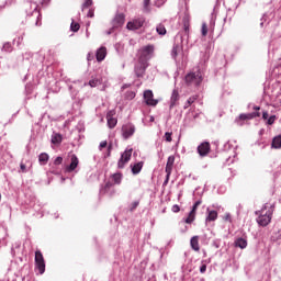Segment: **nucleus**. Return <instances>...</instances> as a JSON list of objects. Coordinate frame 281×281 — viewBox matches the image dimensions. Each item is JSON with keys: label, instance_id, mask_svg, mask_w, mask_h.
<instances>
[{"label": "nucleus", "instance_id": "obj_1", "mask_svg": "<svg viewBox=\"0 0 281 281\" xmlns=\"http://www.w3.org/2000/svg\"><path fill=\"white\" fill-rule=\"evenodd\" d=\"M274 213V206L265 204L260 211L256 212V215H258L257 223L258 225L262 227H267L271 221Z\"/></svg>", "mask_w": 281, "mask_h": 281}, {"label": "nucleus", "instance_id": "obj_2", "mask_svg": "<svg viewBox=\"0 0 281 281\" xmlns=\"http://www.w3.org/2000/svg\"><path fill=\"white\" fill-rule=\"evenodd\" d=\"M184 80L188 85L200 86L203 81L201 70H196L195 72H188Z\"/></svg>", "mask_w": 281, "mask_h": 281}, {"label": "nucleus", "instance_id": "obj_3", "mask_svg": "<svg viewBox=\"0 0 281 281\" xmlns=\"http://www.w3.org/2000/svg\"><path fill=\"white\" fill-rule=\"evenodd\" d=\"M155 52V46L153 44H148V46H143V48H139L138 50V60H143L145 63H148V59Z\"/></svg>", "mask_w": 281, "mask_h": 281}, {"label": "nucleus", "instance_id": "obj_4", "mask_svg": "<svg viewBox=\"0 0 281 281\" xmlns=\"http://www.w3.org/2000/svg\"><path fill=\"white\" fill-rule=\"evenodd\" d=\"M34 261H35V268L38 270V273L44 274L46 270V263L41 250L35 251Z\"/></svg>", "mask_w": 281, "mask_h": 281}, {"label": "nucleus", "instance_id": "obj_5", "mask_svg": "<svg viewBox=\"0 0 281 281\" xmlns=\"http://www.w3.org/2000/svg\"><path fill=\"white\" fill-rule=\"evenodd\" d=\"M146 23V19L144 16L133 19L132 21H128L126 24V29L130 31H137L142 29Z\"/></svg>", "mask_w": 281, "mask_h": 281}, {"label": "nucleus", "instance_id": "obj_6", "mask_svg": "<svg viewBox=\"0 0 281 281\" xmlns=\"http://www.w3.org/2000/svg\"><path fill=\"white\" fill-rule=\"evenodd\" d=\"M133 155V149H126L121 155L119 161H117V169H124L125 166L131 161Z\"/></svg>", "mask_w": 281, "mask_h": 281}, {"label": "nucleus", "instance_id": "obj_7", "mask_svg": "<svg viewBox=\"0 0 281 281\" xmlns=\"http://www.w3.org/2000/svg\"><path fill=\"white\" fill-rule=\"evenodd\" d=\"M260 116H261L260 112H251L249 114H239V116H237V119H235V123L238 126H244L245 121H249V120H252L255 117H260Z\"/></svg>", "mask_w": 281, "mask_h": 281}, {"label": "nucleus", "instance_id": "obj_8", "mask_svg": "<svg viewBox=\"0 0 281 281\" xmlns=\"http://www.w3.org/2000/svg\"><path fill=\"white\" fill-rule=\"evenodd\" d=\"M147 67H148V61H143L142 59H138L137 64L135 65L136 77L143 78L145 76Z\"/></svg>", "mask_w": 281, "mask_h": 281}, {"label": "nucleus", "instance_id": "obj_9", "mask_svg": "<svg viewBox=\"0 0 281 281\" xmlns=\"http://www.w3.org/2000/svg\"><path fill=\"white\" fill-rule=\"evenodd\" d=\"M136 127L133 125V123H126L125 125H122V136L124 139H128L135 134Z\"/></svg>", "mask_w": 281, "mask_h": 281}, {"label": "nucleus", "instance_id": "obj_10", "mask_svg": "<svg viewBox=\"0 0 281 281\" xmlns=\"http://www.w3.org/2000/svg\"><path fill=\"white\" fill-rule=\"evenodd\" d=\"M145 103L149 106H156L158 104L157 99H154L153 90H144L143 92Z\"/></svg>", "mask_w": 281, "mask_h": 281}, {"label": "nucleus", "instance_id": "obj_11", "mask_svg": "<svg viewBox=\"0 0 281 281\" xmlns=\"http://www.w3.org/2000/svg\"><path fill=\"white\" fill-rule=\"evenodd\" d=\"M196 151L200 157H207L211 153V144L209 142H204L198 146Z\"/></svg>", "mask_w": 281, "mask_h": 281}, {"label": "nucleus", "instance_id": "obj_12", "mask_svg": "<svg viewBox=\"0 0 281 281\" xmlns=\"http://www.w3.org/2000/svg\"><path fill=\"white\" fill-rule=\"evenodd\" d=\"M201 204H202V201H198L193 204L191 212L189 213L188 217L184 220L186 224H192L195 221L196 211Z\"/></svg>", "mask_w": 281, "mask_h": 281}, {"label": "nucleus", "instance_id": "obj_13", "mask_svg": "<svg viewBox=\"0 0 281 281\" xmlns=\"http://www.w3.org/2000/svg\"><path fill=\"white\" fill-rule=\"evenodd\" d=\"M114 115H115L114 110H110L106 113V122H108L109 128H114L117 124V119H114Z\"/></svg>", "mask_w": 281, "mask_h": 281}, {"label": "nucleus", "instance_id": "obj_14", "mask_svg": "<svg viewBox=\"0 0 281 281\" xmlns=\"http://www.w3.org/2000/svg\"><path fill=\"white\" fill-rule=\"evenodd\" d=\"M191 16L190 14L186 13L182 18L183 31L187 36L190 35V26H191Z\"/></svg>", "mask_w": 281, "mask_h": 281}, {"label": "nucleus", "instance_id": "obj_15", "mask_svg": "<svg viewBox=\"0 0 281 281\" xmlns=\"http://www.w3.org/2000/svg\"><path fill=\"white\" fill-rule=\"evenodd\" d=\"M125 23V14L124 13H116L113 19V27H121Z\"/></svg>", "mask_w": 281, "mask_h": 281}, {"label": "nucleus", "instance_id": "obj_16", "mask_svg": "<svg viewBox=\"0 0 281 281\" xmlns=\"http://www.w3.org/2000/svg\"><path fill=\"white\" fill-rule=\"evenodd\" d=\"M175 161H176L175 156H169L168 159H167L165 172L168 173V178H170V176L172 173Z\"/></svg>", "mask_w": 281, "mask_h": 281}, {"label": "nucleus", "instance_id": "obj_17", "mask_svg": "<svg viewBox=\"0 0 281 281\" xmlns=\"http://www.w3.org/2000/svg\"><path fill=\"white\" fill-rule=\"evenodd\" d=\"M78 166H79V159L76 155H72L70 157V165L66 167V171L72 172L77 169Z\"/></svg>", "mask_w": 281, "mask_h": 281}, {"label": "nucleus", "instance_id": "obj_18", "mask_svg": "<svg viewBox=\"0 0 281 281\" xmlns=\"http://www.w3.org/2000/svg\"><path fill=\"white\" fill-rule=\"evenodd\" d=\"M108 54V50L105 48V46H101L100 48H98L97 53H95V59L98 63H101L105 59Z\"/></svg>", "mask_w": 281, "mask_h": 281}, {"label": "nucleus", "instance_id": "obj_19", "mask_svg": "<svg viewBox=\"0 0 281 281\" xmlns=\"http://www.w3.org/2000/svg\"><path fill=\"white\" fill-rule=\"evenodd\" d=\"M199 241H200V237L199 236H194V237H192L190 239V246L196 252H199L201 250Z\"/></svg>", "mask_w": 281, "mask_h": 281}, {"label": "nucleus", "instance_id": "obj_20", "mask_svg": "<svg viewBox=\"0 0 281 281\" xmlns=\"http://www.w3.org/2000/svg\"><path fill=\"white\" fill-rule=\"evenodd\" d=\"M179 100H180V94L178 90H172V94L170 97V109H173V106H176Z\"/></svg>", "mask_w": 281, "mask_h": 281}, {"label": "nucleus", "instance_id": "obj_21", "mask_svg": "<svg viewBox=\"0 0 281 281\" xmlns=\"http://www.w3.org/2000/svg\"><path fill=\"white\" fill-rule=\"evenodd\" d=\"M36 8H37V5H36V4H33L32 2H26V3L24 4V10H25L26 14H29V15L32 14L33 11L36 10Z\"/></svg>", "mask_w": 281, "mask_h": 281}, {"label": "nucleus", "instance_id": "obj_22", "mask_svg": "<svg viewBox=\"0 0 281 281\" xmlns=\"http://www.w3.org/2000/svg\"><path fill=\"white\" fill-rule=\"evenodd\" d=\"M182 48L179 46V44H175L171 49V57L177 58L179 56V53H181Z\"/></svg>", "mask_w": 281, "mask_h": 281}, {"label": "nucleus", "instance_id": "obj_23", "mask_svg": "<svg viewBox=\"0 0 281 281\" xmlns=\"http://www.w3.org/2000/svg\"><path fill=\"white\" fill-rule=\"evenodd\" d=\"M235 246L239 247L240 249H245L248 246V241L244 238H238L237 240H235Z\"/></svg>", "mask_w": 281, "mask_h": 281}, {"label": "nucleus", "instance_id": "obj_24", "mask_svg": "<svg viewBox=\"0 0 281 281\" xmlns=\"http://www.w3.org/2000/svg\"><path fill=\"white\" fill-rule=\"evenodd\" d=\"M50 143L54 145H60L63 143V136L60 134H54L52 136Z\"/></svg>", "mask_w": 281, "mask_h": 281}, {"label": "nucleus", "instance_id": "obj_25", "mask_svg": "<svg viewBox=\"0 0 281 281\" xmlns=\"http://www.w3.org/2000/svg\"><path fill=\"white\" fill-rule=\"evenodd\" d=\"M271 147L276 148V149H281V135H279L272 139Z\"/></svg>", "mask_w": 281, "mask_h": 281}, {"label": "nucleus", "instance_id": "obj_26", "mask_svg": "<svg viewBox=\"0 0 281 281\" xmlns=\"http://www.w3.org/2000/svg\"><path fill=\"white\" fill-rule=\"evenodd\" d=\"M143 167H144V164H143V162H137L136 165H134V166L132 167V173H133V175H138V173H140Z\"/></svg>", "mask_w": 281, "mask_h": 281}, {"label": "nucleus", "instance_id": "obj_27", "mask_svg": "<svg viewBox=\"0 0 281 281\" xmlns=\"http://www.w3.org/2000/svg\"><path fill=\"white\" fill-rule=\"evenodd\" d=\"M218 217V213L216 211H210L206 216V222H214Z\"/></svg>", "mask_w": 281, "mask_h": 281}, {"label": "nucleus", "instance_id": "obj_28", "mask_svg": "<svg viewBox=\"0 0 281 281\" xmlns=\"http://www.w3.org/2000/svg\"><path fill=\"white\" fill-rule=\"evenodd\" d=\"M122 178L123 175L120 172L112 175V181L114 182V184H121Z\"/></svg>", "mask_w": 281, "mask_h": 281}, {"label": "nucleus", "instance_id": "obj_29", "mask_svg": "<svg viewBox=\"0 0 281 281\" xmlns=\"http://www.w3.org/2000/svg\"><path fill=\"white\" fill-rule=\"evenodd\" d=\"M156 32H157L159 35L164 36V35L167 34V29H166V26H165L164 24L160 23V24L157 25Z\"/></svg>", "mask_w": 281, "mask_h": 281}, {"label": "nucleus", "instance_id": "obj_30", "mask_svg": "<svg viewBox=\"0 0 281 281\" xmlns=\"http://www.w3.org/2000/svg\"><path fill=\"white\" fill-rule=\"evenodd\" d=\"M49 160V156L47 154H41L38 156V161L43 165H46Z\"/></svg>", "mask_w": 281, "mask_h": 281}, {"label": "nucleus", "instance_id": "obj_31", "mask_svg": "<svg viewBox=\"0 0 281 281\" xmlns=\"http://www.w3.org/2000/svg\"><path fill=\"white\" fill-rule=\"evenodd\" d=\"M201 34L203 37H206L207 34H209V26L206 23H202V26H201Z\"/></svg>", "mask_w": 281, "mask_h": 281}, {"label": "nucleus", "instance_id": "obj_32", "mask_svg": "<svg viewBox=\"0 0 281 281\" xmlns=\"http://www.w3.org/2000/svg\"><path fill=\"white\" fill-rule=\"evenodd\" d=\"M100 85H101V81H100V79H97V78L90 79V81H89V86H90L91 88H95V87H98V86H100Z\"/></svg>", "mask_w": 281, "mask_h": 281}, {"label": "nucleus", "instance_id": "obj_33", "mask_svg": "<svg viewBox=\"0 0 281 281\" xmlns=\"http://www.w3.org/2000/svg\"><path fill=\"white\" fill-rule=\"evenodd\" d=\"M135 97H136V92H134V90H127V92H125V98L127 100H133L135 99Z\"/></svg>", "mask_w": 281, "mask_h": 281}, {"label": "nucleus", "instance_id": "obj_34", "mask_svg": "<svg viewBox=\"0 0 281 281\" xmlns=\"http://www.w3.org/2000/svg\"><path fill=\"white\" fill-rule=\"evenodd\" d=\"M150 1L151 0H144L143 5H144V11L145 12H150Z\"/></svg>", "mask_w": 281, "mask_h": 281}, {"label": "nucleus", "instance_id": "obj_35", "mask_svg": "<svg viewBox=\"0 0 281 281\" xmlns=\"http://www.w3.org/2000/svg\"><path fill=\"white\" fill-rule=\"evenodd\" d=\"M92 5H93V0H85L82 3V10L89 9Z\"/></svg>", "mask_w": 281, "mask_h": 281}, {"label": "nucleus", "instance_id": "obj_36", "mask_svg": "<svg viewBox=\"0 0 281 281\" xmlns=\"http://www.w3.org/2000/svg\"><path fill=\"white\" fill-rule=\"evenodd\" d=\"M70 30L72 32H78L80 30V24L78 22H71Z\"/></svg>", "mask_w": 281, "mask_h": 281}, {"label": "nucleus", "instance_id": "obj_37", "mask_svg": "<svg viewBox=\"0 0 281 281\" xmlns=\"http://www.w3.org/2000/svg\"><path fill=\"white\" fill-rule=\"evenodd\" d=\"M165 139L167 143H171L172 142V132H166Z\"/></svg>", "mask_w": 281, "mask_h": 281}, {"label": "nucleus", "instance_id": "obj_38", "mask_svg": "<svg viewBox=\"0 0 281 281\" xmlns=\"http://www.w3.org/2000/svg\"><path fill=\"white\" fill-rule=\"evenodd\" d=\"M198 100V97H189V99L187 100L188 102V106H191L195 101Z\"/></svg>", "mask_w": 281, "mask_h": 281}, {"label": "nucleus", "instance_id": "obj_39", "mask_svg": "<svg viewBox=\"0 0 281 281\" xmlns=\"http://www.w3.org/2000/svg\"><path fill=\"white\" fill-rule=\"evenodd\" d=\"M277 121V116H274V114L272 116H269L267 124L268 125H273Z\"/></svg>", "mask_w": 281, "mask_h": 281}, {"label": "nucleus", "instance_id": "obj_40", "mask_svg": "<svg viewBox=\"0 0 281 281\" xmlns=\"http://www.w3.org/2000/svg\"><path fill=\"white\" fill-rule=\"evenodd\" d=\"M2 49L4 52H11L12 50V46L10 43H4L3 46H2Z\"/></svg>", "mask_w": 281, "mask_h": 281}, {"label": "nucleus", "instance_id": "obj_41", "mask_svg": "<svg viewBox=\"0 0 281 281\" xmlns=\"http://www.w3.org/2000/svg\"><path fill=\"white\" fill-rule=\"evenodd\" d=\"M87 18H90V19L94 18V9L91 8L88 10Z\"/></svg>", "mask_w": 281, "mask_h": 281}, {"label": "nucleus", "instance_id": "obj_42", "mask_svg": "<svg viewBox=\"0 0 281 281\" xmlns=\"http://www.w3.org/2000/svg\"><path fill=\"white\" fill-rule=\"evenodd\" d=\"M63 161H64V159H63L61 157H57V158L54 160V165H55V166H59V165L63 164Z\"/></svg>", "mask_w": 281, "mask_h": 281}, {"label": "nucleus", "instance_id": "obj_43", "mask_svg": "<svg viewBox=\"0 0 281 281\" xmlns=\"http://www.w3.org/2000/svg\"><path fill=\"white\" fill-rule=\"evenodd\" d=\"M138 205H139V202H133V203L131 204L130 211L133 212L134 210H136V209L138 207Z\"/></svg>", "mask_w": 281, "mask_h": 281}, {"label": "nucleus", "instance_id": "obj_44", "mask_svg": "<svg viewBox=\"0 0 281 281\" xmlns=\"http://www.w3.org/2000/svg\"><path fill=\"white\" fill-rule=\"evenodd\" d=\"M108 147V142L104 140V142H101L100 145H99V149L102 150L103 148H106Z\"/></svg>", "mask_w": 281, "mask_h": 281}, {"label": "nucleus", "instance_id": "obj_45", "mask_svg": "<svg viewBox=\"0 0 281 281\" xmlns=\"http://www.w3.org/2000/svg\"><path fill=\"white\" fill-rule=\"evenodd\" d=\"M171 211H172L173 213H179V212H180V206H179V205H173L172 209H171Z\"/></svg>", "mask_w": 281, "mask_h": 281}, {"label": "nucleus", "instance_id": "obj_46", "mask_svg": "<svg viewBox=\"0 0 281 281\" xmlns=\"http://www.w3.org/2000/svg\"><path fill=\"white\" fill-rule=\"evenodd\" d=\"M206 270H207V266H206V265H202V266L200 267V272H201V273H205Z\"/></svg>", "mask_w": 281, "mask_h": 281}, {"label": "nucleus", "instance_id": "obj_47", "mask_svg": "<svg viewBox=\"0 0 281 281\" xmlns=\"http://www.w3.org/2000/svg\"><path fill=\"white\" fill-rule=\"evenodd\" d=\"M262 119L268 120L269 119V112H262Z\"/></svg>", "mask_w": 281, "mask_h": 281}, {"label": "nucleus", "instance_id": "obj_48", "mask_svg": "<svg viewBox=\"0 0 281 281\" xmlns=\"http://www.w3.org/2000/svg\"><path fill=\"white\" fill-rule=\"evenodd\" d=\"M20 169L22 170V172H25L26 166H25L24 164H21V165H20Z\"/></svg>", "mask_w": 281, "mask_h": 281}, {"label": "nucleus", "instance_id": "obj_49", "mask_svg": "<svg viewBox=\"0 0 281 281\" xmlns=\"http://www.w3.org/2000/svg\"><path fill=\"white\" fill-rule=\"evenodd\" d=\"M111 150H112V145H109V147H108V156L111 155Z\"/></svg>", "mask_w": 281, "mask_h": 281}, {"label": "nucleus", "instance_id": "obj_50", "mask_svg": "<svg viewBox=\"0 0 281 281\" xmlns=\"http://www.w3.org/2000/svg\"><path fill=\"white\" fill-rule=\"evenodd\" d=\"M169 180H170V178H168V173H166V180H165V184H168V182H169Z\"/></svg>", "mask_w": 281, "mask_h": 281}, {"label": "nucleus", "instance_id": "obj_51", "mask_svg": "<svg viewBox=\"0 0 281 281\" xmlns=\"http://www.w3.org/2000/svg\"><path fill=\"white\" fill-rule=\"evenodd\" d=\"M93 57L91 56V54L88 55L87 59L91 60Z\"/></svg>", "mask_w": 281, "mask_h": 281}, {"label": "nucleus", "instance_id": "obj_52", "mask_svg": "<svg viewBox=\"0 0 281 281\" xmlns=\"http://www.w3.org/2000/svg\"><path fill=\"white\" fill-rule=\"evenodd\" d=\"M188 108H190V105H189V103L187 102V103L184 104V109H188Z\"/></svg>", "mask_w": 281, "mask_h": 281}, {"label": "nucleus", "instance_id": "obj_53", "mask_svg": "<svg viewBox=\"0 0 281 281\" xmlns=\"http://www.w3.org/2000/svg\"><path fill=\"white\" fill-rule=\"evenodd\" d=\"M154 121H155L154 116H150V122H154Z\"/></svg>", "mask_w": 281, "mask_h": 281}, {"label": "nucleus", "instance_id": "obj_54", "mask_svg": "<svg viewBox=\"0 0 281 281\" xmlns=\"http://www.w3.org/2000/svg\"><path fill=\"white\" fill-rule=\"evenodd\" d=\"M126 88H128V86H122V89H126Z\"/></svg>", "mask_w": 281, "mask_h": 281}, {"label": "nucleus", "instance_id": "obj_55", "mask_svg": "<svg viewBox=\"0 0 281 281\" xmlns=\"http://www.w3.org/2000/svg\"><path fill=\"white\" fill-rule=\"evenodd\" d=\"M255 110H256V111H259V110H260V108L256 106V108H255Z\"/></svg>", "mask_w": 281, "mask_h": 281}, {"label": "nucleus", "instance_id": "obj_56", "mask_svg": "<svg viewBox=\"0 0 281 281\" xmlns=\"http://www.w3.org/2000/svg\"><path fill=\"white\" fill-rule=\"evenodd\" d=\"M226 220H231V216H229V215H227V216H226Z\"/></svg>", "mask_w": 281, "mask_h": 281}, {"label": "nucleus", "instance_id": "obj_57", "mask_svg": "<svg viewBox=\"0 0 281 281\" xmlns=\"http://www.w3.org/2000/svg\"><path fill=\"white\" fill-rule=\"evenodd\" d=\"M263 24H265L263 22L260 23L261 26H263Z\"/></svg>", "mask_w": 281, "mask_h": 281}, {"label": "nucleus", "instance_id": "obj_58", "mask_svg": "<svg viewBox=\"0 0 281 281\" xmlns=\"http://www.w3.org/2000/svg\"><path fill=\"white\" fill-rule=\"evenodd\" d=\"M0 199H1V194H0Z\"/></svg>", "mask_w": 281, "mask_h": 281}]
</instances>
